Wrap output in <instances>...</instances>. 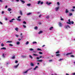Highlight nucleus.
Returning a JSON list of instances; mask_svg holds the SVG:
<instances>
[{
	"label": "nucleus",
	"instance_id": "obj_7",
	"mask_svg": "<svg viewBox=\"0 0 75 75\" xmlns=\"http://www.w3.org/2000/svg\"><path fill=\"white\" fill-rule=\"evenodd\" d=\"M19 64H20L19 63L17 65L14 66V67L15 68H17L18 67V65H19Z\"/></svg>",
	"mask_w": 75,
	"mask_h": 75
},
{
	"label": "nucleus",
	"instance_id": "obj_11",
	"mask_svg": "<svg viewBox=\"0 0 75 75\" xmlns=\"http://www.w3.org/2000/svg\"><path fill=\"white\" fill-rule=\"evenodd\" d=\"M33 55L34 56H38V55L37 54H33Z\"/></svg>",
	"mask_w": 75,
	"mask_h": 75
},
{
	"label": "nucleus",
	"instance_id": "obj_50",
	"mask_svg": "<svg viewBox=\"0 0 75 75\" xmlns=\"http://www.w3.org/2000/svg\"><path fill=\"white\" fill-rule=\"evenodd\" d=\"M37 59H40V57H36Z\"/></svg>",
	"mask_w": 75,
	"mask_h": 75
},
{
	"label": "nucleus",
	"instance_id": "obj_9",
	"mask_svg": "<svg viewBox=\"0 0 75 75\" xmlns=\"http://www.w3.org/2000/svg\"><path fill=\"white\" fill-rule=\"evenodd\" d=\"M38 68V66H37L35 68L33 69V70H34V71L35 70H36V69Z\"/></svg>",
	"mask_w": 75,
	"mask_h": 75
},
{
	"label": "nucleus",
	"instance_id": "obj_64",
	"mask_svg": "<svg viewBox=\"0 0 75 75\" xmlns=\"http://www.w3.org/2000/svg\"><path fill=\"white\" fill-rule=\"evenodd\" d=\"M73 75H75V73H73Z\"/></svg>",
	"mask_w": 75,
	"mask_h": 75
},
{
	"label": "nucleus",
	"instance_id": "obj_45",
	"mask_svg": "<svg viewBox=\"0 0 75 75\" xmlns=\"http://www.w3.org/2000/svg\"><path fill=\"white\" fill-rule=\"evenodd\" d=\"M20 38H21L22 39L23 38V36H20Z\"/></svg>",
	"mask_w": 75,
	"mask_h": 75
},
{
	"label": "nucleus",
	"instance_id": "obj_20",
	"mask_svg": "<svg viewBox=\"0 0 75 75\" xmlns=\"http://www.w3.org/2000/svg\"><path fill=\"white\" fill-rule=\"evenodd\" d=\"M6 42V43H7V42H12V41H8Z\"/></svg>",
	"mask_w": 75,
	"mask_h": 75
},
{
	"label": "nucleus",
	"instance_id": "obj_46",
	"mask_svg": "<svg viewBox=\"0 0 75 75\" xmlns=\"http://www.w3.org/2000/svg\"><path fill=\"white\" fill-rule=\"evenodd\" d=\"M70 57H74V55H71Z\"/></svg>",
	"mask_w": 75,
	"mask_h": 75
},
{
	"label": "nucleus",
	"instance_id": "obj_55",
	"mask_svg": "<svg viewBox=\"0 0 75 75\" xmlns=\"http://www.w3.org/2000/svg\"><path fill=\"white\" fill-rule=\"evenodd\" d=\"M52 59H50L49 60V62H51V61H52Z\"/></svg>",
	"mask_w": 75,
	"mask_h": 75
},
{
	"label": "nucleus",
	"instance_id": "obj_5",
	"mask_svg": "<svg viewBox=\"0 0 75 75\" xmlns=\"http://www.w3.org/2000/svg\"><path fill=\"white\" fill-rule=\"evenodd\" d=\"M72 54V52L66 54V55L67 56H68V55H70V54Z\"/></svg>",
	"mask_w": 75,
	"mask_h": 75
},
{
	"label": "nucleus",
	"instance_id": "obj_41",
	"mask_svg": "<svg viewBox=\"0 0 75 75\" xmlns=\"http://www.w3.org/2000/svg\"><path fill=\"white\" fill-rule=\"evenodd\" d=\"M63 59H60L59 60V61H61L62 60H63Z\"/></svg>",
	"mask_w": 75,
	"mask_h": 75
},
{
	"label": "nucleus",
	"instance_id": "obj_52",
	"mask_svg": "<svg viewBox=\"0 0 75 75\" xmlns=\"http://www.w3.org/2000/svg\"><path fill=\"white\" fill-rule=\"evenodd\" d=\"M23 27L24 28H26V26L25 25H23Z\"/></svg>",
	"mask_w": 75,
	"mask_h": 75
},
{
	"label": "nucleus",
	"instance_id": "obj_54",
	"mask_svg": "<svg viewBox=\"0 0 75 75\" xmlns=\"http://www.w3.org/2000/svg\"><path fill=\"white\" fill-rule=\"evenodd\" d=\"M16 37H18V35H16Z\"/></svg>",
	"mask_w": 75,
	"mask_h": 75
},
{
	"label": "nucleus",
	"instance_id": "obj_21",
	"mask_svg": "<svg viewBox=\"0 0 75 75\" xmlns=\"http://www.w3.org/2000/svg\"><path fill=\"white\" fill-rule=\"evenodd\" d=\"M33 44H37V42H33Z\"/></svg>",
	"mask_w": 75,
	"mask_h": 75
},
{
	"label": "nucleus",
	"instance_id": "obj_26",
	"mask_svg": "<svg viewBox=\"0 0 75 75\" xmlns=\"http://www.w3.org/2000/svg\"><path fill=\"white\" fill-rule=\"evenodd\" d=\"M15 30H16V31H18V28H16L15 29Z\"/></svg>",
	"mask_w": 75,
	"mask_h": 75
},
{
	"label": "nucleus",
	"instance_id": "obj_51",
	"mask_svg": "<svg viewBox=\"0 0 75 75\" xmlns=\"http://www.w3.org/2000/svg\"><path fill=\"white\" fill-rule=\"evenodd\" d=\"M30 51H33V49L32 48H31L30 49Z\"/></svg>",
	"mask_w": 75,
	"mask_h": 75
},
{
	"label": "nucleus",
	"instance_id": "obj_13",
	"mask_svg": "<svg viewBox=\"0 0 75 75\" xmlns=\"http://www.w3.org/2000/svg\"><path fill=\"white\" fill-rule=\"evenodd\" d=\"M68 27H69V28H70V26L69 25H68L67 26L65 27V28H67Z\"/></svg>",
	"mask_w": 75,
	"mask_h": 75
},
{
	"label": "nucleus",
	"instance_id": "obj_3",
	"mask_svg": "<svg viewBox=\"0 0 75 75\" xmlns=\"http://www.w3.org/2000/svg\"><path fill=\"white\" fill-rule=\"evenodd\" d=\"M15 20V19H14V18H13L11 20H10L9 22H10V23H12L13 22V20Z\"/></svg>",
	"mask_w": 75,
	"mask_h": 75
},
{
	"label": "nucleus",
	"instance_id": "obj_36",
	"mask_svg": "<svg viewBox=\"0 0 75 75\" xmlns=\"http://www.w3.org/2000/svg\"><path fill=\"white\" fill-rule=\"evenodd\" d=\"M29 57H30V58H31V59H33V57H32V56H31V55H29Z\"/></svg>",
	"mask_w": 75,
	"mask_h": 75
},
{
	"label": "nucleus",
	"instance_id": "obj_22",
	"mask_svg": "<svg viewBox=\"0 0 75 75\" xmlns=\"http://www.w3.org/2000/svg\"><path fill=\"white\" fill-rule=\"evenodd\" d=\"M37 50H38V51H42V50H41V49H40V48H38L37 49Z\"/></svg>",
	"mask_w": 75,
	"mask_h": 75
},
{
	"label": "nucleus",
	"instance_id": "obj_33",
	"mask_svg": "<svg viewBox=\"0 0 75 75\" xmlns=\"http://www.w3.org/2000/svg\"><path fill=\"white\" fill-rule=\"evenodd\" d=\"M59 51H58L56 52V54H59Z\"/></svg>",
	"mask_w": 75,
	"mask_h": 75
},
{
	"label": "nucleus",
	"instance_id": "obj_53",
	"mask_svg": "<svg viewBox=\"0 0 75 75\" xmlns=\"http://www.w3.org/2000/svg\"><path fill=\"white\" fill-rule=\"evenodd\" d=\"M15 63H18V61L17 60H16L15 61Z\"/></svg>",
	"mask_w": 75,
	"mask_h": 75
},
{
	"label": "nucleus",
	"instance_id": "obj_48",
	"mask_svg": "<svg viewBox=\"0 0 75 75\" xmlns=\"http://www.w3.org/2000/svg\"><path fill=\"white\" fill-rule=\"evenodd\" d=\"M8 64H10V63L8 62V63H6V65H8Z\"/></svg>",
	"mask_w": 75,
	"mask_h": 75
},
{
	"label": "nucleus",
	"instance_id": "obj_19",
	"mask_svg": "<svg viewBox=\"0 0 75 75\" xmlns=\"http://www.w3.org/2000/svg\"><path fill=\"white\" fill-rule=\"evenodd\" d=\"M37 61L38 62H42V60L41 59V60H38Z\"/></svg>",
	"mask_w": 75,
	"mask_h": 75
},
{
	"label": "nucleus",
	"instance_id": "obj_28",
	"mask_svg": "<svg viewBox=\"0 0 75 75\" xmlns=\"http://www.w3.org/2000/svg\"><path fill=\"white\" fill-rule=\"evenodd\" d=\"M34 28L35 30H37V29H38V27L36 26Z\"/></svg>",
	"mask_w": 75,
	"mask_h": 75
},
{
	"label": "nucleus",
	"instance_id": "obj_43",
	"mask_svg": "<svg viewBox=\"0 0 75 75\" xmlns=\"http://www.w3.org/2000/svg\"><path fill=\"white\" fill-rule=\"evenodd\" d=\"M9 46H11V47H12V46H13V45L11 44H9Z\"/></svg>",
	"mask_w": 75,
	"mask_h": 75
},
{
	"label": "nucleus",
	"instance_id": "obj_10",
	"mask_svg": "<svg viewBox=\"0 0 75 75\" xmlns=\"http://www.w3.org/2000/svg\"><path fill=\"white\" fill-rule=\"evenodd\" d=\"M1 50H6V48L5 47H3L1 49Z\"/></svg>",
	"mask_w": 75,
	"mask_h": 75
},
{
	"label": "nucleus",
	"instance_id": "obj_60",
	"mask_svg": "<svg viewBox=\"0 0 75 75\" xmlns=\"http://www.w3.org/2000/svg\"><path fill=\"white\" fill-rule=\"evenodd\" d=\"M0 2H1V3L3 2V1L2 0H0Z\"/></svg>",
	"mask_w": 75,
	"mask_h": 75
},
{
	"label": "nucleus",
	"instance_id": "obj_2",
	"mask_svg": "<svg viewBox=\"0 0 75 75\" xmlns=\"http://www.w3.org/2000/svg\"><path fill=\"white\" fill-rule=\"evenodd\" d=\"M46 4H47V5H48V6H50V4H52V3H51V2L48 3V2L47 1L46 2Z\"/></svg>",
	"mask_w": 75,
	"mask_h": 75
},
{
	"label": "nucleus",
	"instance_id": "obj_29",
	"mask_svg": "<svg viewBox=\"0 0 75 75\" xmlns=\"http://www.w3.org/2000/svg\"><path fill=\"white\" fill-rule=\"evenodd\" d=\"M31 14V13H29L27 14V15H28V16H29V15H30Z\"/></svg>",
	"mask_w": 75,
	"mask_h": 75
},
{
	"label": "nucleus",
	"instance_id": "obj_42",
	"mask_svg": "<svg viewBox=\"0 0 75 75\" xmlns=\"http://www.w3.org/2000/svg\"><path fill=\"white\" fill-rule=\"evenodd\" d=\"M44 58V57H42L41 56H40L39 58Z\"/></svg>",
	"mask_w": 75,
	"mask_h": 75
},
{
	"label": "nucleus",
	"instance_id": "obj_24",
	"mask_svg": "<svg viewBox=\"0 0 75 75\" xmlns=\"http://www.w3.org/2000/svg\"><path fill=\"white\" fill-rule=\"evenodd\" d=\"M53 28V27H51L50 28H49V30H52V29Z\"/></svg>",
	"mask_w": 75,
	"mask_h": 75
},
{
	"label": "nucleus",
	"instance_id": "obj_1",
	"mask_svg": "<svg viewBox=\"0 0 75 75\" xmlns=\"http://www.w3.org/2000/svg\"><path fill=\"white\" fill-rule=\"evenodd\" d=\"M68 22H67V24H71V22L70 20V19H69L68 20Z\"/></svg>",
	"mask_w": 75,
	"mask_h": 75
},
{
	"label": "nucleus",
	"instance_id": "obj_27",
	"mask_svg": "<svg viewBox=\"0 0 75 75\" xmlns=\"http://www.w3.org/2000/svg\"><path fill=\"white\" fill-rule=\"evenodd\" d=\"M68 12H69L67 10V9H66V13H68Z\"/></svg>",
	"mask_w": 75,
	"mask_h": 75
},
{
	"label": "nucleus",
	"instance_id": "obj_18",
	"mask_svg": "<svg viewBox=\"0 0 75 75\" xmlns=\"http://www.w3.org/2000/svg\"><path fill=\"white\" fill-rule=\"evenodd\" d=\"M46 18L47 19H48L50 18V16H47L46 17Z\"/></svg>",
	"mask_w": 75,
	"mask_h": 75
},
{
	"label": "nucleus",
	"instance_id": "obj_49",
	"mask_svg": "<svg viewBox=\"0 0 75 75\" xmlns=\"http://www.w3.org/2000/svg\"><path fill=\"white\" fill-rule=\"evenodd\" d=\"M60 55V54H56V56H59Z\"/></svg>",
	"mask_w": 75,
	"mask_h": 75
},
{
	"label": "nucleus",
	"instance_id": "obj_31",
	"mask_svg": "<svg viewBox=\"0 0 75 75\" xmlns=\"http://www.w3.org/2000/svg\"><path fill=\"white\" fill-rule=\"evenodd\" d=\"M29 43V42L28 41H27L26 43V45H28Z\"/></svg>",
	"mask_w": 75,
	"mask_h": 75
},
{
	"label": "nucleus",
	"instance_id": "obj_30",
	"mask_svg": "<svg viewBox=\"0 0 75 75\" xmlns=\"http://www.w3.org/2000/svg\"><path fill=\"white\" fill-rule=\"evenodd\" d=\"M17 20L19 21H21V19H17Z\"/></svg>",
	"mask_w": 75,
	"mask_h": 75
},
{
	"label": "nucleus",
	"instance_id": "obj_32",
	"mask_svg": "<svg viewBox=\"0 0 75 75\" xmlns=\"http://www.w3.org/2000/svg\"><path fill=\"white\" fill-rule=\"evenodd\" d=\"M1 47H3L4 46V45L3 43H2L1 44Z\"/></svg>",
	"mask_w": 75,
	"mask_h": 75
},
{
	"label": "nucleus",
	"instance_id": "obj_39",
	"mask_svg": "<svg viewBox=\"0 0 75 75\" xmlns=\"http://www.w3.org/2000/svg\"><path fill=\"white\" fill-rule=\"evenodd\" d=\"M2 56L4 58L5 57V56H4V53H3L2 54Z\"/></svg>",
	"mask_w": 75,
	"mask_h": 75
},
{
	"label": "nucleus",
	"instance_id": "obj_58",
	"mask_svg": "<svg viewBox=\"0 0 75 75\" xmlns=\"http://www.w3.org/2000/svg\"><path fill=\"white\" fill-rule=\"evenodd\" d=\"M21 17V16H19L18 17V18H20Z\"/></svg>",
	"mask_w": 75,
	"mask_h": 75
},
{
	"label": "nucleus",
	"instance_id": "obj_57",
	"mask_svg": "<svg viewBox=\"0 0 75 75\" xmlns=\"http://www.w3.org/2000/svg\"><path fill=\"white\" fill-rule=\"evenodd\" d=\"M57 5H59L60 4H59V2H58L57 3Z\"/></svg>",
	"mask_w": 75,
	"mask_h": 75
},
{
	"label": "nucleus",
	"instance_id": "obj_37",
	"mask_svg": "<svg viewBox=\"0 0 75 75\" xmlns=\"http://www.w3.org/2000/svg\"><path fill=\"white\" fill-rule=\"evenodd\" d=\"M39 53L40 54H43L42 52H39Z\"/></svg>",
	"mask_w": 75,
	"mask_h": 75
},
{
	"label": "nucleus",
	"instance_id": "obj_23",
	"mask_svg": "<svg viewBox=\"0 0 75 75\" xmlns=\"http://www.w3.org/2000/svg\"><path fill=\"white\" fill-rule=\"evenodd\" d=\"M20 44V42H17L16 43V44L17 45H19V44Z\"/></svg>",
	"mask_w": 75,
	"mask_h": 75
},
{
	"label": "nucleus",
	"instance_id": "obj_59",
	"mask_svg": "<svg viewBox=\"0 0 75 75\" xmlns=\"http://www.w3.org/2000/svg\"><path fill=\"white\" fill-rule=\"evenodd\" d=\"M41 16H42L41 14L40 15H39V18L41 17Z\"/></svg>",
	"mask_w": 75,
	"mask_h": 75
},
{
	"label": "nucleus",
	"instance_id": "obj_47",
	"mask_svg": "<svg viewBox=\"0 0 75 75\" xmlns=\"http://www.w3.org/2000/svg\"><path fill=\"white\" fill-rule=\"evenodd\" d=\"M69 15L70 16H71L72 15V13H69Z\"/></svg>",
	"mask_w": 75,
	"mask_h": 75
},
{
	"label": "nucleus",
	"instance_id": "obj_14",
	"mask_svg": "<svg viewBox=\"0 0 75 75\" xmlns=\"http://www.w3.org/2000/svg\"><path fill=\"white\" fill-rule=\"evenodd\" d=\"M20 14H21V16L23 15V13H22V11H20Z\"/></svg>",
	"mask_w": 75,
	"mask_h": 75
},
{
	"label": "nucleus",
	"instance_id": "obj_62",
	"mask_svg": "<svg viewBox=\"0 0 75 75\" xmlns=\"http://www.w3.org/2000/svg\"><path fill=\"white\" fill-rule=\"evenodd\" d=\"M61 20L63 21L64 20V19H63V18H61Z\"/></svg>",
	"mask_w": 75,
	"mask_h": 75
},
{
	"label": "nucleus",
	"instance_id": "obj_63",
	"mask_svg": "<svg viewBox=\"0 0 75 75\" xmlns=\"http://www.w3.org/2000/svg\"><path fill=\"white\" fill-rule=\"evenodd\" d=\"M5 20H6V21L7 20V18H5Z\"/></svg>",
	"mask_w": 75,
	"mask_h": 75
},
{
	"label": "nucleus",
	"instance_id": "obj_35",
	"mask_svg": "<svg viewBox=\"0 0 75 75\" xmlns=\"http://www.w3.org/2000/svg\"><path fill=\"white\" fill-rule=\"evenodd\" d=\"M23 24H27V23L25 21H23Z\"/></svg>",
	"mask_w": 75,
	"mask_h": 75
},
{
	"label": "nucleus",
	"instance_id": "obj_40",
	"mask_svg": "<svg viewBox=\"0 0 75 75\" xmlns=\"http://www.w3.org/2000/svg\"><path fill=\"white\" fill-rule=\"evenodd\" d=\"M71 24H74V21H71Z\"/></svg>",
	"mask_w": 75,
	"mask_h": 75
},
{
	"label": "nucleus",
	"instance_id": "obj_56",
	"mask_svg": "<svg viewBox=\"0 0 75 75\" xmlns=\"http://www.w3.org/2000/svg\"><path fill=\"white\" fill-rule=\"evenodd\" d=\"M0 24H1V25H3V23H2V22L0 21Z\"/></svg>",
	"mask_w": 75,
	"mask_h": 75
},
{
	"label": "nucleus",
	"instance_id": "obj_25",
	"mask_svg": "<svg viewBox=\"0 0 75 75\" xmlns=\"http://www.w3.org/2000/svg\"><path fill=\"white\" fill-rule=\"evenodd\" d=\"M40 3H41V1H38V4H40Z\"/></svg>",
	"mask_w": 75,
	"mask_h": 75
},
{
	"label": "nucleus",
	"instance_id": "obj_8",
	"mask_svg": "<svg viewBox=\"0 0 75 75\" xmlns=\"http://www.w3.org/2000/svg\"><path fill=\"white\" fill-rule=\"evenodd\" d=\"M20 1H21L22 3V4H24L25 3V1H24L20 0Z\"/></svg>",
	"mask_w": 75,
	"mask_h": 75
},
{
	"label": "nucleus",
	"instance_id": "obj_17",
	"mask_svg": "<svg viewBox=\"0 0 75 75\" xmlns=\"http://www.w3.org/2000/svg\"><path fill=\"white\" fill-rule=\"evenodd\" d=\"M30 65L32 67H33L34 65V64L32 63L30 64Z\"/></svg>",
	"mask_w": 75,
	"mask_h": 75
},
{
	"label": "nucleus",
	"instance_id": "obj_12",
	"mask_svg": "<svg viewBox=\"0 0 75 75\" xmlns=\"http://www.w3.org/2000/svg\"><path fill=\"white\" fill-rule=\"evenodd\" d=\"M59 7H58L56 8V11H58V9H59Z\"/></svg>",
	"mask_w": 75,
	"mask_h": 75
},
{
	"label": "nucleus",
	"instance_id": "obj_4",
	"mask_svg": "<svg viewBox=\"0 0 75 75\" xmlns=\"http://www.w3.org/2000/svg\"><path fill=\"white\" fill-rule=\"evenodd\" d=\"M59 26L60 27H62V23H59Z\"/></svg>",
	"mask_w": 75,
	"mask_h": 75
},
{
	"label": "nucleus",
	"instance_id": "obj_44",
	"mask_svg": "<svg viewBox=\"0 0 75 75\" xmlns=\"http://www.w3.org/2000/svg\"><path fill=\"white\" fill-rule=\"evenodd\" d=\"M12 59H14V58H15V56H13L12 57Z\"/></svg>",
	"mask_w": 75,
	"mask_h": 75
},
{
	"label": "nucleus",
	"instance_id": "obj_15",
	"mask_svg": "<svg viewBox=\"0 0 75 75\" xmlns=\"http://www.w3.org/2000/svg\"><path fill=\"white\" fill-rule=\"evenodd\" d=\"M42 33V31H40L39 32H38V34H41Z\"/></svg>",
	"mask_w": 75,
	"mask_h": 75
},
{
	"label": "nucleus",
	"instance_id": "obj_34",
	"mask_svg": "<svg viewBox=\"0 0 75 75\" xmlns=\"http://www.w3.org/2000/svg\"><path fill=\"white\" fill-rule=\"evenodd\" d=\"M27 6H31V4H27Z\"/></svg>",
	"mask_w": 75,
	"mask_h": 75
},
{
	"label": "nucleus",
	"instance_id": "obj_61",
	"mask_svg": "<svg viewBox=\"0 0 75 75\" xmlns=\"http://www.w3.org/2000/svg\"><path fill=\"white\" fill-rule=\"evenodd\" d=\"M18 40H19V41H21V39L20 38H19L18 39Z\"/></svg>",
	"mask_w": 75,
	"mask_h": 75
},
{
	"label": "nucleus",
	"instance_id": "obj_6",
	"mask_svg": "<svg viewBox=\"0 0 75 75\" xmlns=\"http://www.w3.org/2000/svg\"><path fill=\"white\" fill-rule=\"evenodd\" d=\"M30 69H30L29 70H27L26 71H25L23 72V74H25L26 73H27V72H28V70H30Z\"/></svg>",
	"mask_w": 75,
	"mask_h": 75
},
{
	"label": "nucleus",
	"instance_id": "obj_38",
	"mask_svg": "<svg viewBox=\"0 0 75 75\" xmlns=\"http://www.w3.org/2000/svg\"><path fill=\"white\" fill-rule=\"evenodd\" d=\"M43 3H44V2H43V1L40 2L41 4H43Z\"/></svg>",
	"mask_w": 75,
	"mask_h": 75
},
{
	"label": "nucleus",
	"instance_id": "obj_16",
	"mask_svg": "<svg viewBox=\"0 0 75 75\" xmlns=\"http://www.w3.org/2000/svg\"><path fill=\"white\" fill-rule=\"evenodd\" d=\"M11 10V8H9L8 9V11H10Z\"/></svg>",
	"mask_w": 75,
	"mask_h": 75
}]
</instances>
